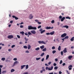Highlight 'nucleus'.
I'll list each match as a JSON object with an SVG mask.
<instances>
[{
    "instance_id": "obj_1",
    "label": "nucleus",
    "mask_w": 74,
    "mask_h": 74,
    "mask_svg": "<svg viewBox=\"0 0 74 74\" xmlns=\"http://www.w3.org/2000/svg\"><path fill=\"white\" fill-rule=\"evenodd\" d=\"M53 66H52L51 67V68H49L48 67H47L46 68V70H53Z\"/></svg>"
},
{
    "instance_id": "obj_2",
    "label": "nucleus",
    "mask_w": 74,
    "mask_h": 74,
    "mask_svg": "<svg viewBox=\"0 0 74 74\" xmlns=\"http://www.w3.org/2000/svg\"><path fill=\"white\" fill-rule=\"evenodd\" d=\"M8 38L10 39H11V38H14V36L12 35H9L8 36Z\"/></svg>"
},
{
    "instance_id": "obj_3",
    "label": "nucleus",
    "mask_w": 74,
    "mask_h": 74,
    "mask_svg": "<svg viewBox=\"0 0 74 74\" xmlns=\"http://www.w3.org/2000/svg\"><path fill=\"white\" fill-rule=\"evenodd\" d=\"M38 43L39 44H46V43L45 42H44L43 41H38Z\"/></svg>"
},
{
    "instance_id": "obj_4",
    "label": "nucleus",
    "mask_w": 74,
    "mask_h": 74,
    "mask_svg": "<svg viewBox=\"0 0 74 74\" xmlns=\"http://www.w3.org/2000/svg\"><path fill=\"white\" fill-rule=\"evenodd\" d=\"M67 36V34L66 33H64L61 35V37L62 38H63V37H64L66 36Z\"/></svg>"
},
{
    "instance_id": "obj_5",
    "label": "nucleus",
    "mask_w": 74,
    "mask_h": 74,
    "mask_svg": "<svg viewBox=\"0 0 74 74\" xmlns=\"http://www.w3.org/2000/svg\"><path fill=\"white\" fill-rule=\"evenodd\" d=\"M17 63H19V62H18L17 61H15L14 62L13 65L12 67H14V66H15V64H16Z\"/></svg>"
},
{
    "instance_id": "obj_6",
    "label": "nucleus",
    "mask_w": 74,
    "mask_h": 74,
    "mask_svg": "<svg viewBox=\"0 0 74 74\" xmlns=\"http://www.w3.org/2000/svg\"><path fill=\"white\" fill-rule=\"evenodd\" d=\"M31 32L32 34H36V31L34 30H33L31 31Z\"/></svg>"
},
{
    "instance_id": "obj_7",
    "label": "nucleus",
    "mask_w": 74,
    "mask_h": 74,
    "mask_svg": "<svg viewBox=\"0 0 74 74\" xmlns=\"http://www.w3.org/2000/svg\"><path fill=\"white\" fill-rule=\"evenodd\" d=\"M62 28H66V29H68L69 28V26L68 25H64L62 27Z\"/></svg>"
},
{
    "instance_id": "obj_8",
    "label": "nucleus",
    "mask_w": 74,
    "mask_h": 74,
    "mask_svg": "<svg viewBox=\"0 0 74 74\" xmlns=\"http://www.w3.org/2000/svg\"><path fill=\"white\" fill-rule=\"evenodd\" d=\"M29 18H30V19H32L33 18V16H32V14H31L29 15Z\"/></svg>"
},
{
    "instance_id": "obj_9",
    "label": "nucleus",
    "mask_w": 74,
    "mask_h": 74,
    "mask_svg": "<svg viewBox=\"0 0 74 74\" xmlns=\"http://www.w3.org/2000/svg\"><path fill=\"white\" fill-rule=\"evenodd\" d=\"M63 51L64 53H66L67 52V49L66 48H65L63 50Z\"/></svg>"
},
{
    "instance_id": "obj_10",
    "label": "nucleus",
    "mask_w": 74,
    "mask_h": 74,
    "mask_svg": "<svg viewBox=\"0 0 74 74\" xmlns=\"http://www.w3.org/2000/svg\"><path fill=\"white\" fill-rule=\"evenodd\" d=\"M12 17L13 18H15V19H16V20H17V19H19L18 18L15 16H12Z\"/></svg>"
},
{
    "instance_id": "obj_11",
    "label": "nucleus",
    "mask_w": 74,
    "mask_h": 74,
    "mask_svg": "<svg viewBox=\"0 0 74 74\" xmlns=\"http://www.w3.org/2000/svg\"><path fill=\"white\" fill-rule=\"evenodd\" d=\"M32 26H28V29H29V30H32Z\"/></svg>"
},
{
    "instance_id": "obj_12",
    "label": "nucleus",
    "mask_w": 74,
    "mask_h": 74,
    "mask_svg": "<svg viewBox=\"0 0 74 74\" xmlns=\"http://www.w3.org/2000/svg\"><path fill=\"white\" fill-rule=\"evenodd\" d=\"M65 19V17H64L61 18V22H63V21H64V20Z\"/></svg>"
},
{
    "instance_id": "obj_13",
    "label": "nucleus",
    "mask_w": 74,
    "mask_h": 74,
    "mask_svg": "<svg viewBox=\"0 0 74 74\" xmlns=\"http://www.w3.org/2000/svg\"><path fill=\"white\" fill-rule=\"evenodd\" d=\"M54 33H55V31H53L52 32H51L50 33V35H53L54 34Z\"/></svg>"
},
{
    "instance_id": "obj_14",
    "label": "nucleus",
    "mask_w": 74,
    "mask_h": 74,
    "mask_svg": "<svg viewBox=\"0 0 74 74\" xmlns=\"http://www.w3.org/2000/svg\"><path fill=\"white\" fill-rule=\"evenodd\" d=\"M25 66H26V65H25L21 66V69H23L24 67H25Z\"/></svg>"
},
{
    "instance_id": "obj_15",
    "label": "nucleus",
    "mask_w": 74,
    "mask_h": 74,
    "mask_svg": "<svg viewBox=\"0 0 74 74\" xmlns=\"http://www.w3.org/2000/svg\"><path fill=\"white\" fill-rule=\"evenodd\" d=\"M72 57H73V56H69L68 57V59L69 60H71V58H72Z\"/></svg>"
},
{
    "instance_id": "obj_16",
    "label": "nucleus",
    "mask_w": 74,
    "mask_h": 74,
    "mask_svg": "<svg viewBox=\"0 0 74 74\" xmlns=\"http://www.w3.org/2000/svg\"><path fill=\"white\" fill-rule=\"evenodd\" d=\"M49 55H47L46 56V60H48V59L49 58Z\"/></svg>"
},
{
    "instance_id": "obj_17",
    "label": "nucleus",
    "mask_w": 74,
    "mask_h": 74,
    "mask_svg": "<svg viewBox=\"0 0 74 74\" xmlns=\"http://www.w3.org/2000/svg\"><path fill=\"white\" fill-rule=\"evenodd\" d=\"M58 51H60L61 50V46H59L58 48Z\"/></svg>"
},
{
    "instance_id": "obj_18",
    "label": "nucleus",
    "mask_w": 74,
    "mask_h": 74,
    "mask_svg": "<svg viewBox=\"0 0 74 74\" xmlns=\"http://www.w3.org/2000/svg\"><path fill=\"white\" fill-rule=\"evenodd\" d=\"M40 48H41V49H44V45H43L42 46H41L40 47Z\"/></svg>"
},
{
    "instance_id": "obj_19",
    "label": "nucleus",
    "mask_w": 74,
    "mask_h": 74,
    "mask_svg": "<svg viewBox=\"0 0 74 74\" xmlns=\"http://www.w3.org/2000/svg\"><path fill=\"white\" fill-rule=\"evenodd\" d=\"M7 71H3L2 72V74H4V73H6Z\"/></svg>"
},
{
    "instance_id": "obj_20",
    "label": "nucleus",
    "mask_w": 74,
    "mask_h": 74,
    "mask_svg": "<svg viewBox=\"0 0 74 74\" xmlns=\"http://www.w3.org/2000/svg\"><path fill=\"white\" fill-rule=\"evenodd\" d=\"M31 48V46L30 45H29L28 46V49H30Z\"/></svg>"
},
{
    "instance_id": "obj_21",
    "label": "nucleus",
    "mask_w": 74,
    "mask_h": 74,
    "mask_svg": "<svg viewBox=\"0 0 74 74\" xmlns=\"http://www.w3.org/2000/svg\"><path fill=\"white\" fill-rule=\"evenodd\" d=\"M74 37H72L70 39L71 41H74Z\"/></svg>"
},
{
    "instance_id": "obj_22",
    "label": "nucleus",
    "mask_w": 74,
    "mask_h": 74,
    "mask_svg": "<svg viewBox=\"0 0 74 74\" xmlns=\"http://www.w3.org/2000/svg\"><path fill=\"white\" fill-rule=\"evenodd\" d=\"M51 28V27H46V29L47 30H48V29H50Z\"/></svg>"
},
{
    "instance_id": "obj_23",
    "label": "nucleus",
    "mask_w": 74,
    "mask_h": 74,
    "mask_svg": "<svg viewBox=\"0 0 74 74\" xmlns=\"http://www.w3.org/2000/svg\"><path fill=\"white\" fill-rule=\"evenodd\" d=\"M36 29H37V28L36 27H32V30H36Z\"/></svg>"
},
{
    "instance_id": "obj_24",
    "label": "nucleus",
    "mask_w": 74,
    "mask_h": 74,
    "mask_svg": "<svg viewBox=\"0 0 74 74\" xmlns=\"http://www.w3.org/2000/svg\"><path fill=\"white\" fill-rule=\"evenodd\" d=\"M45 32V30H43V31H41V32H40V33L41 34H42V33H44V32Z\"/></svg>"
},
{
    "instance_id": "obj_25",
    "label": "nucleus",
    "mask_w": 74,
    "mask_h": 74,
    "mask_svg": "<svg viewBox=\"0 0 74 74\" xmlns=\"http://www.w3.org/2000/svg\"><path fill=\"white\" fill-rule=\"evenodd\" d=\"M1 60H3V61H4L5 60V58H2L1 59Z\"/></svg>"
},
{
    "instance_id": "obj_26",
    "label": "nucleus",
    "mask_w": 74,
    "mask_h": 74,
    "mask_svg": "<svg viewBox=\"0 0 74 74\" xmlns=\"http://www.w3.org/2000/svg\"><path fill=\"white\" fill-rule=\"evenodd\" d=\"M42 69L43 71H45V68L44 67H42Z\"/></svg>"
},
{
    "instance_id": "obj_27",
    "label": "nucleus",
    "mask_w": 74,
    "mask_h": 74,
    "mask_svg": "<svg viewBox=\"0 0 74 74\" xmlns=\"http://www.w3.org/2000/svg\"><path fill=\"white\" fill-rule=\"evenodd\" d=\"M15 71V70H14V69H12L11 70V73H12V72H14V71Z\"/></svg>"
},
{
    "instance_id": "obj_28",
    "label": "nucleus",
    "mask_w": 74,
    "mask_h": 74,
    "mask_svg": "<svg viewBox=\"0 0 74 74\" xmlns=\"http://www.w3.org/2000/svg\"><path fill=\"white\" fill-rule=\"evenodd\" d=\"M69 38V36H66L64 38V39H68Z\"/></svg>"
},
{
    "instance_id": "obj_29",
    "label": "nucleus",
    "mask_w": 74,
    "mask_h": 74,
    "mask_svg": "<svg viewBox=\"0 0 74 74\" xmlns=\"http://www.w3.org/2000/svg\"><path fill=\"white\" fill-rule=\"evenodd\" d=\"M40 50V48L39 47H38L35 49V50H36V51H38V50Z\"/></svg>"
},
{
    "instance_id": "obj_30",
    "label": "nucleus",
    "mask_w": 74,
    "mask_h": 74,
    "mask_svg": "<svg viewBox=\"0 0 74 74\" xmlns=\"http://www.w3.org/2000/svg\"><path fill=\"white\" fill-rule=\"evenodd\" d=\"M28 68H29V65H27L26 66V70H27V69H28Z\"/></svg>"
},
{
    "instance_id": "obj_31",
    "label": "nucleus",
    "mask_w": 74,
    "mask_h": 74,
    "mask_svg": "<svg viewBox=\"0 0 74 74\" xmlns=\"http://www.w3.org/2000/svg\"><path fill=\"white\" fill-rule=\"evenodd\" d=\"M43 55H44V53H43L41 54L40 56H43Z\"/></svg>"
},
{
    "instance_id": "obj_32",
    "label": "nucleus",
    "mask_w": 74,
    "mask_h": 74,
    "mask_svg": "<svg viewBox=\"0 0 74 74\" xmlns=\"http://www.w3.org/2000/svg\"><path fill=\"white\" fill-rule=\"evenodd\" d=\"M23 48L25 49H27V47L26 46H23Z\"/></svg>"
},
{
    "instance_id": "obj_33",
    "label": "nucleus",
    "mask_w": 74,
    "mask_h": 74,
    "mask_svg": "<svg viewBox=\"0 0 74 74\" xmlns=\"http://www.w3.org/2000/svg\"><path fill=\"white\" fill-rule=\"evenodd\" d=\"M56 50H53L52 51V53H53V54H54V53H56Z\"/></svg>"
},
{
    "instance_id": "obj_34",
    "label": "nucleus",
    "mask_w": 74,
    "mask_h": 74,
    "mask_svg": "<svg viewBox=\"0 0 74 74\" xmlns=\"http://www.w3.org/2000/svg\"><path fill=\"white\" fill-rule=\"evenodd\" d=\"M58 66H55L54 68V70H57L58 69Z\"/></svg>"
},
{
    "instance_id": "obj_35",
    "label": "nucleus",
    "mask_w": 74,
    "mask_h": 74,
    "mask_svg": "<svg viewBox=\"0 0 74 74\" xmlns=\"http://www.w3.org/2000/svg\"><path fill=\"white\" fill-rule=\"evenodd\" d=\"M40 59H41V58H36V60H40Z\"/></svg>"
},
{
    "instance_id": "obj_36",
    "label": "nucleus",
    "mask_w": 74,
    "mask_h": 74,
    "mask_svg": "<svg viewBox=\"0 0 74 74\" xmlns=\"http://www.w3.org/2000/svg\"><path fill=\"white\" fill-rule=\"evenodd\" d=\"M47 51V49L46 48H45L42 49V51Z\"/></svg>"
},
{
    "instance_id": "obj_37",
    "label": "nucleus",
    "mask_w": 74,
    "mask_h": 74,
    "mask_svg": "<svg viewBox=\"0 0 74 74\" xmlns=\"http://www.w3.org/2000/svg\"><path fill=\"white\" fill-rule=\"evenodd\" d=\"M25 33V32H24L22 31L20 32L21 34H23Z\"/></svg>"
},
{
    "instance_id": "obj_38",
    "label": "nucleus",
    "mask_w": 74,
    "mask_h": 74,
    "mask_svg": "<svg viewBox=\"0 0 74 74\" xmlns=\"http://www.w3.org/2000/svg\"><path fill=\"white\" fill-rule=\"evenodd\" d=\"M66 19H70L71 18L69 16H67L66 17Z\"/></svg>"
},
{
    "instance_id": "obj_39",
    "label": "nucleus",
    "mask_w": 74,
    "mask_h": 74,
    "mask_svg": "<svg viewBox=\"0 0 74 74\" xmlns=\"http://www.w3.org/2000/svg\"><path fill=\"white\" fill-rule=\"evenodd\" d=\"M62 63H63V61H62V60H61L60 62V64H62Z\"/></svg>"
},
{
    "instance_id": "obj_40",
    "label": "nucleus",
    "mask_w": 74,
    "mask_h": 74,
    "mask_svg": "<svg viewBox=\"0 0 74 74\" xmlns=\"http://www.w3.org/2000/svg\"><path fill=\"white\" fill-rule=\"evenodd\" d=\"M13 60H14V61H16V60H17V58H14Z\"/></svg>"
},
{
    "instance_id": "obj_41",
    "label": "nucleus",
    "mask_w": 74,
    "mask_h": 74,
    "mask_svg": "<svg viewBox=\"0 0 74 74\" xmlns=\"http://www.w3.org/2000/svg\"><path fill=\"white\" fill-rule=\"evenodd\" d=\"M25 41H28V40H29V39H27V38H26L25 37L24 38Z\"/></svg>"
},
{
    "instance_id": "obj_42",
    "label": "nucleus",
    "mask_w": 74,
    "mask_h": 74,
    "mask_svg": "<svg viewBox=\"0 0 74 74\" xmlns=\"http://www.w3.org/2000/svg\"><path fill=\"white\" fill-rule=\"evenodd\" d=\"M28 34H29V35H32V33H30V32H28Z\"/></svg>"
},
{
    "instance_id": "obj_43",
    "label": "nucleus",
    "mask_w": 74,
    "mask_h": 74,
    "mask_svg": "<svg viewBox=\"0 0 74 74\" xmlns=\"http://www.w3.org/2000/svg\"><path fill=\"white\" fill-rule=\"evenodd\" d=\"M15 47V45H13L11 47L12 48L14 47Z\"/></svg>"
},
{
    "instance_id": "obj_44",
    "label": "nucleus",
    "mask_w": 74,
    "mask_h": 74,
    "mask_svg": "<svg viewBox=\"0 0 74 74\" xmlns=\"http://www.w3.org/2000/svg\"><path fill=\"white\" fill-rule=\"evenodd\" d=\"M61 55H63V51H61Z\"/></svg>"
},
{
    "instance_id": "obj_45",
    "label": "nucleus",
    "mask_w": 74,
    "mask_h": 74,
    "mask_svg": "<svg viewBox=\"0 0 74 74\" xmlns=\"http://www.w3.org/2000/svg\"><path fill=\"white\" fill-rule=\"evenodd\" d=\"M20 28H23V26L22 25H20Z\"/></svg>"
},
{
    "instance_id": "obj_46",
    "label": "nucleus",
    "mask_w": 74,
    "mask_h": 74,
    "mask_svg": "<svg viewBox=\"0 0 74 74\" xmlns=\"http://www.w3.org/2000/svg\"><path fill=\"white\" fill-rule=\"evenodd\" d=\"M17 36L18 38H20V37L19 35H17Z\"/></svg>"
},
{
    "instance_id": "obj_47",
    "label": "nucleus",
    "mask_w": 74,
    "mask_h": 74,
    "mask_svg": "<svg viewBox=\"0 0 74 74\" xmlns=\"http://www.w3.org/2000/svg\"><path fill=\"white\" fill-rule=\"evenodd\" d=\"M51 22L52 23H53L55 22V21L54 20H53L51 21Z\"/></svg>"
},
{
    "instance_id": "obj_48",
    "label": "nucleus",
    "mask_w": 74,
    "mask_h": 74,
    "mask_svg": "<svg viewBox=\"0 0 74 74\" xmlns=\"http://www.w3.org/2000/svg\"><path fill=\"white\" fill-rule=\"evenodd\" d=\"M41 25L39 26L38 27V28L40 29V28H41Z\"/></svg>"
},
{
    "instance_id": "obj_49",
    "label": "nucleus",
    "mask_w": 74,
    "mask_h": 74,
    "mask_svg": "<svg viewBox=\"0 0 74 74\" xmlns=\"http://www.w3.org/2000/svg\"><path fill=\"white\" fill-rule=\"evenodd\" d=\"M52 49H55V47L54 46H53L52 47Z\"/></svg>"
},
{
    "instance_id": "obj_50",
    "label": "nucleus",
    "mask_w": 74,
    "mask_h": 74,
    "mask_svg": "<svg viewBox=\"0 0 74 74\" xmlns=\"http://www.w3.org/2000/svg\"><path fill=\"white\" fill-rule=\"evenodd\" d=\"M46 35H50V33H47L46 34Z\"/></svg>"
},
{
    "instance_id": "obj_51",
    "label": "nucleus",
    "mask_w": 74,
    "mask_h": 74,
    "mask_svg": "<svg viewBox=\"0 0 74 74\" xmlns=\"http://www.w3.org/2000/svg\"><path fill=\"white\" fill-rule=\"evenodd\" d=\"M66 72L67 73V74H70V72H69V71L66 70Z\"/></svg>"
},
{
    "instance_id": "obj_52",
    "label": "nucleus",
    "mask_w": 74,
    "mask_h": 74,
    "mask_svg": "<svg viewBox=\"0 0 74 74\" xmlns=\"http://www.w3.org/2000/svg\"><path fill=\"white\" fill-rule=\"evenodd\" d=\"M72 65H69V66L68 67V68H69V67H72Z\"/></svg>"
},
{
    "instance_id": "obj_53",
    "label": "nucleus",
    "mask_w": 74,
    "mask_h": 74,
    "mask_svg": "<svg viewBox=\"0 0 74 74\" xmlns=\"http://www.w3.org/2000/svg\"><path fill=\"white\" fill-rule=\"evenodd\" d=\"M55 62H57V61H58V60L57 59V58H56L55 59Z\"/></svg>"
},
{
    "instance_id": "obj_54",
    "label": "nucleus",
    "mask_w": 74,
    "mask_h": 74,
    "mask_svg": "<svg viewBox=\"0 0 74 74\" xmlns=\"http://www.w3.org/2000/svg\"><path fill=\"white\" fill-rule=\"evenodd\" d=\"M0 74H1V69L0 68Z\"/></svg>"
},
{
    "instance_id": "obj_55",
    "label": "nucleus",
    "mask_w": 74,
    "mask_h": 74,
    "mask_svg": "<svg viewBox=\"0 0 74 74\" xmlns=\"http://www.w3.org/2000/svg\"><path fill=\"white\" fill-rule=\"evenodd\" d=\"M12 50V49H8V51H9V52H11Z\"/></svg>"
},
{
    "instance_id": "obj_56",
    "label": "nucleus",
    "mask_w": 74,
    "mask_h": 74,
    "mask_svg": "<svg viewBox=\"0 0 74 74\" xmlns=\"http://www.w3.org/2000/svg\"><path fill=\"white\" fill-rule=\"evenodd\" d=\"M65 65H66V64L65 63H64L62 64V66H65Z\"/></svg>"
},
{
    "instance_id": "obj_57",
    "label": "nucleus",
    "mask_w": 74,
    "mask_h": 74,
    "mask_svg": "<svg viewBox=\"0 0 74 74\" xmlns=\"http://www.w3.org/2000/svg\"><path fill=\"white\" fill-rule=\"evenodd\" d=\"M53 66H56V64L55 63H54L53 64Z\"/></svg>"
},
{
    "instance_id": "obj_58",
    "label": "nucleus",
    "mask_w": 74,
    "mask_h": 74,
    "mask_svg": "<svg viewBox=\"0 0 74 74\" xmlns=\"http://www.w3.org/2000/svg\"><path fill=\"white\" fill-rule=\"evenodd\" d=\"M44 60V58H43L42 60H41V61L42 62H43Z\"/></svg>"
},
{
    "instance_id": "obj_59",
    "label": "nucleus",
    "mask_w": 74,
    "mask_h": 74,
    "mask_svg": "<svg viewBox=\"0 0 74 74\" xmlns=\"http://www.w3.org/2000/svg\"><path fill=\"white\" fill-rule=\"evenodd\" d=\"M10 23H13V21H10Z\"/></svg>"
},
{
    "instance_id": "obj_60",
    "label": "nucleus",
    "mask_w": 74,
    "mask_h": 74,
    "mask_svg": "<svg viewBox=\"0 0 74 74\" xmlns=\"http://www.w3.org/2000/svg\"><path fill=\"white\" fill-rule=\"evenodd\" d=\"M43 70H42L40 71V73H42V72H43Z\"/></svg>"
},
{
    "instance_id": "obj_61",
    "label": "nucleus",
    "mask_w": 74,
    "mask_h": 74,
    "mask_svg": "<svg viewBox=\"0 0 74 74\" xmlns=\"http://www.w3.org/2000/svg\"><path fill=\"white\" fill-rule=\"evenodd\" d=\"M56 40L57 41H58V42H59L60 41L59 39V38H57Z\"/></svg>"
},
{
    "instance_id": "obj_62",
    "label": "nucleus",
    "mask_w": 74,
    "mask_h": 74,
    "mask_svg": "<svg viewBox=\"0 0 74 74\" xmlns=\"http://www.w3.org/2000/svg\"><path fill=\"white\" fill-rule=\"evenodd\" d=\"M25 36H27L28 35V34H27V33H25Z\"/></svg>"
},
{
    "instance_id": "obj_63",
    "label": "nucleus",
    "mask_w": 74,
    "mask_h": 74,
    "mask_svg": "<svg viewBox=\"0 0 74 74\" xmlns=\"http://www.w3.org/2000/svg\"><path fill=\"white\" fill-rule=\"evenodd\" d=\"M3 65H0V68H2V67H3Z\"/></svg>"
},
{
    "instance_id": "obj_64",
    "label": "nucleus",
    "mask_w": 74,
    "mask_h": 74,
    "mask_svg": "<svg viewBox=\"0 0 74 74\" xmlns=\"http://www.w3.org/2000/svg\"><path fill=\"white\" fill-rule=\"evenodd\" d=\"M59 74H61L62 73V72L61 71H60L59 72Z\"/></svg>"
}]
</instances>
